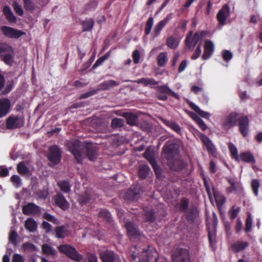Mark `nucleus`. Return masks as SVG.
<instances>
[{"instance_id":"f257e3e1","label":"nucleus","mask_w":262,"mask_h":262,"mask_svg":"<svg viewBox=\"0 0 262 262\" xmlns=\"http://www.w3.org/2000/svg\"><path fill=\"white\" fill-rule=\"evenodd\" d=\"M206 31L196 32L193 35V31H190L186 35L185 39L186 47L189 50H192L199 42L202 44L203 38L207 34Z\"/></svg>"},{"instance_id":"f03ea898","label":"nucleus","mask_w":262,"mask_h":262,"mask_svg":"<svg viewBox=\"0 0 262 262\" xmlns=\"http://www.w3.org/2000/svg\"><path fill=\"white\" fill-rule=\"evenodd\" d=\"M2 55V61L6 64L11 66L14 61V51L12 47L8 43L0 42V54Z\"/></svg>"},{"instance_id":"7ed1b4c3","label":"nucleus","mask_w":262,"mask_h":262,"mask_svg":"<svg viewBox=\"0 0 262 262\" xmlns=\"http://www.w3.org/2000/svg\"><path fill=\"white\" fill-rule=\"evenodd\" d=\"M58 251L71 259L79 262L82 259V256L80 254L76 249L70 245H60L58 247Z\"/></svg>"},{"instance_id":"20e7f679","label":"nucleus","mask_w":262,"mask_h":262,"mask_svg":"<svg viewBox=\"0 0 262 262\" xmlns=\"http://www.w3.org/2000/svg\"><path fill=\"white\" fill-rule=\"evenodd\" d=\"M66 146L77 162L80 163L82 161V154L81 152V142L78 140L72 139L67 141Z\"/></svg>"},{"instance_id":"39448f33","label":"nucleus","mask_w":262,"mask_h":262,"mask_svg":"<svg viewBox=\"0 0 262 262\" xmlns=\"http://www.w3.org/2000/svg\"><path fill=\"white\" fill-rule=\"evenodd\" d=\"M152 249L150 247L148 248H142L140 250H138V251H133L132 254L133 259L136 260V262H150L152 256Z\"/></svg>"},{"instance_id":"423d86ee","label":"nucleus","mask_w":262,"mask_h":262,"mask_svg":"<svg viewBox=\"0 0 262 262\" xmlns=\"http://www.w3.org/2000/svg\"><path fill=\"white\" fill-rule=\"evenodd\" d=\"M61 157V152L57 146L54 145L50 147L48 155V159L50 162L49 165L53 166L58 164L60 161Z\"/></svg>"},{"instance_id":"0eeeda50","label":"nucleus","mask_w":262,"mask_h":262,"mask_svg":"<svg viewBox=\"0 0 262 262\" xmlns=\"http://www.w3.org/2000/svg\"><path fill=\"white\" fill-rule=\"evenodd\" d=\"M189 251L184 248L177 249L172 254L173 262H190Z\"/></svg>"},{"instance_id":"6e6552de","label":"nucleus","mask_w":262,"mask_h":262,"mask_svg":"<svg viewBox=\"0 0 262 262\" xmlns=\"http://www.w3.org/2000/svg\"><path fill=\"white\" fill-rule=\"evenodd\" d=\"M230 15V8L228 4H224L219 11L216 15V19L220 26L226 25L227 18Z\"/></svg>"},{"instance_id":"1a4fd4ad","label":"nucleus","mask_w":262,"mask_h":262,"mask_svg":"<svg viewBox=\"0 0 262 262\" xmlns=\"http://www.w3.org/2000/svg\"><path fill=\"white\" fill-rule=\"evenodd\" d=\"M1 30L4 35L10 38L18 39L26 34L25 32L21 30L6 26H2Z\"/></svg>"},{"instance_id":"9d476101","label":"nucleus","mask_w":262,"mask_h":262,"mask_svg":"<svg viewBox=\"0 0 262 262\" xmlns=\"http://www.w3.org/2000/svg\"><path fill=\"white\" fill-rule=\"evenodd\" d=\"M239 131L243 137L248 136L249 132V121L247 116H241L237 119Z\"/></svg>"},{"instance_id":"9b49d317","label":"nucleus","mask_w":262,"mask_h":262,"mask_svg":"<svg viewBox=\"0 0 262 262\" xmlns=\"http://www.w3.org/2000/svg\"><path fill=\"white\" fill-rule=\"evenodd\" d=\"M99 256L102 262H121L119 255L113 251H102L100 253Z\"/></svg>"},{"instance_id":"f8f14e48","label":"nucleus","mask_w":262,"mask_h":262,"mask_svg":"<svg viewBox=\"0 0 262 262\" xmlns=\"http://www.w3.org/2000/svg\"><path fill=\"white\" fill-rule=\"evenodd\" d=\"M226 180L230 185L226 189L227 193H237L238 191H240L243 190L242 184L241 182H238L235 178L231 177H228L226 178Z\"/></svg>"},{"instance_id":"ddd939ff","label":"nucleus","mask_w":262,"mask_h":262,"mask_svg":"<svg viewBox=\"0 0 262 262\" xmlns=\"http://www.w3.org/2000/svg\"><path fill=\"white\" fill-rule=\"evenodd\" d=\"M84 150L88 158L92 161H94L98 155V148L92 143H86Z\"/></svg>"},{"instance_id":"4468645a","label":"nucleus","mask_w":262,"mask_h":262,"mask_svg":"<svg viewBox=\"0 0 262 262\" xmlns=\"http://www.w3.org/2000/svg\"><path fill=\"white\" fill-rule=\"evenodd\" d=\"M55 205L63 211L69 209L70 204L61 192H57L54 197Z\"/></svg>"},{"instance_id":"2eb2a0df","label":"nucleus","mask_w":262,"mask_h":262,"mask_svg":"<svg viewBox=\"0 0 262 262\" xmlns=\"http://www.w3.org/2000/svg\"><path fill=\"white\" fill-rule=\"evenodd\" d=\"M127 230V235L130 238L138 237L140 235V231L137 226L132 222L127 221L124 225Z\"/></svg>"},{"instance_id":"dca6fc26","label":"nucleus","mask_w":262,"mask_h":262,"mask_svg":"<svg viewBox=\"0 0 262 262\" xmlns=\"http://www.w3.org/2000/svg\"><path fill=\"white\" fill-rule=\"evenodd\" d=\"M23 213L27 215L37 214L40 212V207L36 204L29 203L22 208Z\"/></svg>"},{"instance_id":"f3484780","label":"nucleus","mask_w":262,"mask_h":262,"mask_svg":"<svg viewBox=\"0 0 262 262\" xmlns=\"http://www.w3.org/2000/svg\"><path fill=\"white\" fill-rule=\"evenodd\" d=\"M23 125V123L16 116H10L6 121L7 128L11 129L19 128Z\"/></svg>"},{"instance_id":"a211bd4d","label":"nucleus","mask_w":262,"mask_h":262,"mask_svg":"<svg viewBox=\"0 0 262 262\" xmlns=\"http://www.w3.org/2000/svg\"><path fill=\"white\" fill-rule=\"evenodd\" d=\"M214 51V46L212 41L211 40L205 41L202 58L203 60L208 59L212 55Z\"/></svg>"},{"instance_id":"6ab92c4d","label":"nucleus","mask_w":262,"mask_h":262,"mask_svg":"<svg viewBox=\"0 0 262 262\" xmlns=\"http://www.w3.org/2000/svg\"><path fill=\"white\" fill-rule=\"evenodd\" d=\"M237 162L242 161L247 163H255L256 162L254 155L250 151L241 152Z\"/></svg>"},{"instance_id":"aec40b11","label":"nucleus","mask_w":262,"mask_h":262,"mask_svg":"<svg viewBox=\"0 0 262 262\" xmlns=\"http://www.w3.org/2000/svg\"><path fill=\"white\" fill-rule=\"evenodd\" d=\"M11 107V102L9 98L0 99V115H7Z\"/></svg>"},{"instance_id":"412c9836","label":"nucleus","mask_w":262,"mask_h":262,"mask_svg":"<svg viewBox=\"0 0 262 262\" xmlns=\"http://www.w3.org/2000/svg\"><path fill=\"white\" fill-rule=\"evenodd\" d=\"M159 119L168 127L179 135L181 134V128L180 125L174 120H168L164 118L162 116L159 117Z\"/></svg>"},{"instance_id":"4be33fe9","label":"nucleus","mask_w":262,"mask_h":262,"mask_svg":"<svg viewBox=\"0 0 262 262\" xmlns=\"http://www.w3.org/2000/svg\"><path fill=\"white\" fill-rule=\"evenodd\" d=\"M140 197L139 191L135 187L129 188L126 192L124 198L128 201H136Z\"/></svg>"},{"instance_id":"5701e85b","label":"nucleus","mask_w":262,"mask_h":262,"mask_svg":"<svg viewBox=\"0 0 262 262\" xmlns=\"http://www.w3.org/2000/svg\"><path fill=\"white\" fill-rule=\"evenodd\" d=\"M119 85V82L114 80H109L104 81L101 83L99 84L97 87V92L100 91H106L109 90L111 88H113L115 86Z\"/></svg>"},{"instance_id":"b1692460","label":"nucleus","mask_w":262,"mask_h":262,"mask_svg":"<svg viewBox=\"0 0 262 262\" xmlns=\"http://www.w3.org/2000/svg\"><path fill=\"white\" fill-rule=\"evenodd\" d=\"M249 245L246 241H237L231 245V248L234 253H238L246 249Z\"/></svg>"},{"instance_id":"393cba45","label":"nucleus","mask_w":262,"mask_h":262,"mask_svg":"<svg viewBox=\"0 0 262 262\" xmlns=\"http://www.w3.org/2000/svg\"><path fill=\"white\" fill-rule=\"evenodd\" d=\"M237 116H228L223 124V128L229 130L232 127L237 125Z\"/></svg>"},{"instance_id":"a878e982","label":"nucleus","mask_w":262,"mask_h":262,"mask_svg":"<svg viewBox=\"0 0 262 262\" xmlns=\"http://www.w3.org/2000/svg\"><path fill=\"white\" fill-rule=\"evenodd\" d=\"M3 12L6 19L9 23L15 24L17 22V19L12 12L10 8L8 6H5L3 8Z\"/></svg>"},{"instance_id":"bb28decb","label":"nucleus","mask_w":262,"mask_h":262,"mask_svg":"<svg viewBox=\"0 0 262 262\" xmlns=\"http://www.w3.org/2000/svg\"><path fill=\"white\" fill-rule=\"evenodd\" d=\"M175 146L173 144H165L163 147V150L165 152V156L169 161L174 157Z\"/></svg>"},{"instance_id":"cd10ccee","label":"nucleus","mask_w":262,"mask_h":262,"mask_svg":"<svg viewBox=\"0 0 262 262\" xmlns=\"http://www.w3.org/2000/svg\"><path fill=\"white\" fill-rule=\"evenodd\" d=\"M201 140L205 146L207 151L209 153L212 154L214 151V148L211 140L205 135H202Z\"/></svg>"},{"instance_id":"c85d7f7f","label":"nucleus","mask_w":262,"mask_h":262,"mask_svg":"<svg viewBox=\"0 0 262 262\" xmlns=\"http://www.w3.org/2000/svg\"><path fill=\"white\" fill-rule=\"evenodd\" d=\"M169 166L172 170L180 171L186 166V164L182 161L174 160L172 163L169 162Z\"/></svg>"},{"instance_id":"c756f323","label":"nucleus","mask_w":262,"mask_h":262,"mask_svg":"<svg viewBox=\"0 0 262 262\" xmlns=\"http://www.w3.org/2000/svg\"><path fill=\"white\" fill-rule=\"evenodd\" d=\"M170 18L167 16L163 20H161L158 24L156 25L154 29V36L156 37L159 35L163 28L168 23Z\"/></svg>"},{"instance_id":"7c9ffc66","label":"nucleus","mask_w":262,"mask_h":262,"mask_svg":"<svg viewBox=\"0 0 262 262\" xmlns=\"http://www.w3.org/2000/svg\"><path fill=\"white\" fill-rule=\"evenodd\" d=\"M138 84H142L145 86L148 85H156L159 84V82L153 78H142L134 81Z\"/></svg>"},{"instance_id":"2f4dec72","label":"nucleus","mask_w":262,"mask_h":262,"mask_svg":"<svg viewBox=\"0 0 262 262\" xmlns=\"http://www.w3.org/2000/svg\"><path fill=\"white\" fill-rule=\"evenodd\" d=\"M157 64L160 67H164L168 62V56L166 52L160 53L157 58Z\"/></svg>"},{"instance_id":"473e14b6","label":"nucleus","mask_w":262,"mask_h":262,"mask_svg":"<svg viewBox=\"0 0 262 262\" xmlns=\"http://www.w3.org/2000/svg\"><path fill=\"white\" fill-rule=\"evenodd\" d=\"M55 236L58 238H64L67 235V228L64 226H58L55 229Z\"/></svg>"},{"instance_id":"72a5a7b5","label":"nucleus","mask_w":262,"mask_h":262,"mask_svg":"<svg viewBox=\"0 0 262 262\" xmlns=\"http://www.w3.org/2000/svg\"><path fill=\"white\" fill-rule=\"evenodd\" d=\"M179 44V40L178 39L173 36H170L167 37L166 40V45L171 49H176Z\"/></svg>"},{"instance_id":"f704fd0d","label":"nucleus","mask_w":262,"mask_h":262,"mask_svg":"<svg viewBox=\"0 0 262 262\" xmlns=\"http://www.w3.org/2000/svg\"><path fill=\"white\" fill-rule=\"evenodd\" d=\"M241 210V208L239 206L235 205L232 207L228 211V215L231 220H234L238 215Z\"/></svg>"},{"instance_id":"c9c22d12","label":"nucleus","mask_w":262,"mask_h":262,"mask_svg":"<svg viewBox=\"0 0 262 262\" xmlns=\"http://www.w3.org/2000/svg\"><path fill=\"white\" fill-rule=\"evenodd\" d=\"M57 185L64 193H68L71 190V185L68 180L58 181Z\"/></svg>"},{"instance_id":"e433bc0d","label":"nucleus","mask_w":262,"mask_h":262,"mask_svg":"<svg viewBox=\"0 0 262 262\" xmlns=\"http://www.w3.org/2000/svg\"><path fill=\"white\" fill-rule=\"evenodd\" d=\"M144 216L147 222L153 223L156 220L154 211L152 209L146 208L144 209Z\"/></svg>"},{"instance_id":"4c0bfd02","label":"nucleus","mask_w":262,"mask_h":262,"mask_svg":"<svg viewBox=\"0 0 262 262\" xmlns=\"http://www.w3.org/2000/svg\"><path fill=\"white\" fill-rule=\"evenodd\" d=\"M25 228L30 232H34L36 230L37 224L33 218H29L25 221Z\"/></svg>"},{"instance_id":"58836bf2","label":"nucleus","mask_w":262,"mask_h":262,"mask_svg":"<svg viewBox=\"0 0 262 262\" xmlns=\"http://www.w3.org/2000/svg\"><path fill=\"white\" fill-rule=\"evenodd\" d=\"M192 119L196 123L200 128L203 131L207 129V126L203 120L200 117V116H190ZM204 118H207L209 116H201Z\"/></svg>"},{"instance_id":"ea45409f","label":"nucleus","mask_w":262,"mask_h":262,"mask_svg":"<svg viewBox=\"0 0 262 262\" xmlns=\"http://www.w3.org/2000/svg\"><path fill=\"white\" fill-rule=\"evenodd\" d=\"M81 25L82 27V31L83 32L91 31L94 26V21L92 18H88L83 20Z\"/></svg>"},{"instance_id":"a19ab883","label":"nucleus","mask_w":262,"mask_h":262,"mask_svg":"<svg viewBox=\"0 0 262 262\" xmlns=\"http://www.w3.org/2000/svg\"><path fill=\"white\" fill-rule=\"evenodd\" d=\"M150 168L147 165H143L140 166L139 169V176L140 178L144 179L149 175Z\"/></svg>"},{"instance_id":"79ce46f5","label":"nucleus","mask_w":262,"mask_h":262,"mask_svg":"<svg viewBox=\"0 0 262 262\" xmlns=\"http://www.w3.org/2000/svg\"><path fill=\"white\" fill-rule=\"evenodd\" d=\"M228 147L230 153L231 157L236 161L238 160L239 155L236 147L231 142H229Z\"/></svg>"},{"instance_id":"37998d69","label":"nucleus","mask_w":262,"mask_h":262,"mask_svg":"<svg viewBox=\"0 0 262 262\" xmlns=\"http://www.w3.org/2000/svg\"><path fill=\"white\" fill-rule=\"evenodd\" d=\"M143 156L151 165L156 162L154 152L148 148L144 152Z\"/></svg>"},{"instance_id":"c03bdc74","label":"nucleus","mask_w":262,"mask_h":262,"mask_svg":"<svg viewBox=\"0 0 262 262\" xmlns=\"http://www.w3.org/2000/svg\"><path fill=\"white\" fill-rule=\"evenodd\" d=\"M17 170L21 175L28 174L30 172L29 168L27 167L23 162H21L17 164Z\"/></svg>"},{"instance_id":"a18cd8bd","label":"nucleus","mask_w":262,"mask_h":262,"mask_svg":"<svg viewBox=\"0 0 262 262\" xmlns=\"http://www.w3.org/2000/svg\"><path fill=\"white\" fill-rule=\"evenodd\" d=\"M252 227V217L250 213H248V215L245 222V232L249 233L251 231Z\"/></svg>"},{"instance_id":"49530a36","label":"nucleus","mask_w":262,"mask_h":262,"mask_svg":"<svg viewBox=\"0 0 262 262\" xmlns=\"http://www.w3.org/2000/svg\"><path fill=\"white\" fill-rule=\"evenodd\" d=\"M196 216V209L194 208H192L188 210L186 214V218L188 221L192 222L194 221Z\"/></svg>"},{"instance_id":"de8ad7c7","label":"nucleus","mask_w":262,"mask_h":262,"mask_svg":"<svg viewBox=\"0 0 262 262\" xmlns=\"http://www.w3.org/2000/svg\"><path fill=\"white\" fill-rule=\"evenodd\" d=\"M99 217L103 218L107 222L111 221V214L106 209H101L99 212Z\"/></svg>"},{"instance_id":"09e8293b","label":"nucleus","mask_w":262,"mask_h":262,"mask_svg":"<svg viewBox=\"0 0 262 262\" xmlns=\"http://www.w3.org/2000/svg\"><path fill=\"white\" fill-rule=\"evenodd\" d=\"M91 200V195L88 191L81 194L79 198V203L82 205L89 203Z\"/></svg>"},{"instance_id":"8fccbe9b","label":"nucleus","mask_w":262,"mask_h":262,"mask_svg":"<svg viewBox=\"0 0 262 262\" xmlns=\"http://www.w3.org/2000/svg\"><path fill=\"white\" fill-rule=\"evenodd\" d=\"M14 86V82L13 80L7 81L6 88L2 92V95H6L9 94L12 90Z\"/></svg>"},{"instance_id":"3c124183","label":"nucleus","mask_w":262,"mask_h":262,"mask_svg":"<svg viewBox=\"0 0 262 262\" xmlns=\"http://www.w3.org/2000/svg\"><path fill=\"white\" fill-rule=\"evenodd\" d=\"M212 191L213 193V195L214 197V199L215 200V201L217 204L220 203V204L222 205L225 202V197L224 195H219L217 194V192L216 190H215L214 186L212 187Z\"/></svg>"},{"instance_id":"603ef678","label":"nucleus","mask_w":262,"mask_h":262,"mask_svg":"<svg viewBox=\"0 0 262 262\" xmlns=\"http://www.w3.org/2000/svg\"><path fill=\"white\" fill-rule=\"evenodd\" d=\"M189 200L186 198H182L180 201V210L181 212H185L188 208Z\"/></svg>"},{"instance_id":"864d4df0","label":"nucleus","mask_w":262,"mask_h":262,"mask_svg":"<svg viewBox=\"0 0 262 262\" xmlns=\"http://www.w3.org/2000/svg\"><path fill=\"white\" fill-rule=\"evenodd\" d=\"M260 186L259 181L258 179H253L251 182V187L252 189L253 192L255 196L258 195V189Z\"/></svg>"},{"instance_id":"5fc2aeb1","label":"nucleus","mask_w":262,"mask_h":262,"mask_svg":"<svg viewBox=\"0 0 262 262\" xmlns=\"http://www.w3.org/2000/svg\"><path fill=\"white\" fill-rule=\"evenodd\" d=\"M42 251L45 254L52 255L55 254V250L47 244H44L42 245Z\"/></svg>"},{"instance_id":"6e6d98bb","label":"nucleus","mask_w":262,"mask_h":262,"mask_svg":"<svg viewBox=\"0 0 262 262\" xmlns=\"http://www.w3.org/2000/svg\"><path fill=\"white\" fill-rule=\"evenodd\" d=\"M124 125V121L121 119L115 118L112 121V127L114 129H117L122 127Z\"/></svg>"},{"instance_id":"4d7b16f0","label":"nucleus","mask_w":262,"mask_h":262,"mask_svg":"<svg viewBox=\"0 0 262 262\" xmlns=\"http://www.w3.org/2000/svg\"><path fill=\"white\" fill-rule=\"evenodd\" d=\"M126 117L127 124L135 125L138 123V116H124Z\"/></svg>"},{"instance_id":"13d9d810","label":"nucleus","mask_w":262,"mask_h":262,"mask_svg":"<svg viewBox=\"0 0 262 262\" xmlns=\"http://www.w3.org/2000/svg\"><path fill=\"white\" fill-rule=\"evenodd\" d=\"M10 180L15 187L18 188L21 186L22 183L20 178L14 174L11 176Z\"/></svg>"},{"instance_id":"bf43d9fd","label":"nucleus","mask_w":262,"mask_h":262,"mask_svg":"<svg viewBox=\"0 0 262 262\" xmlns=\"http://www.w3.org/2000/svg\"><path fill=\"white\" fill-rule=\"evenodd\" d=\"M153 24V18L150 17L147 19L145 24V33L146 35H148L150 33Z\"/></svg>"},{"instance_id":"052dcab7","label":"nucleus","mask_w":262,"mask_h":262,"mask_svg":"<svg viewBox=\"0 0 262 262\" xmlns=\"http://www.w3.org/2000/svg\"><path fill=\"white\" fill-rule=\"evenodd\" d=\"M25 8L30 11H33L35 9L34 3L32 0H23Z\"/></svg>"},{"instance_id":"680f3d73","label":"nucleus","mask_w":262,"mask_h":262,"mask_svg":"<svg viewBox=\"0 0 262 262\" xmlns=\"http://www.w3.org/2000/svg\"><path fill=\"white\" fill-rule=\"evenodd\" d=\"M17 237L18 234L16 231L15 230L11 231L9 236V242L14 246H16L17 245Z\"/></svg>"},{"instance_id":"e2e57ef3","label":"nucleus","mask_w":262,"mask_h":262,"mask_svg":"<svg viewBox=\"0 0 262 262\" xmlns=\"http://www.w3.org/2000/svg\"><path fill=\"white\" fill-rule=\"evenodd\" d=\"M42 217L44 219L47 221L52 222L53 224H58V220L56 219L54 216L49 214L48 212H45L43 213Z\"/></svg>"},{"instance_id":"0e129e2a","label":"nucleus","mask_w":262,"mask_h":262,"mask_svg":"<svg viewBox=\"0 0 262 262\" xmlns=\"http://www.w3.org/2000/svg\"><path fill=\"white\" fill-rule=\"evenodd\" d=\"M201 52V43H199V45L197 46L193 54L191 55V59L192 60L198 59L200 57Z\"/></svg>"},{"instance_id":"69168bd1","label":"nucleus","mask_w":262,"mask_h":262,"mask_svg":"<svg viewBox=\"0 0 262 262\" xmlns=\"http://www.w3.org/2000/svg\"><path fill=\"white\" fill-rule=\"evenodd\" d=\"M203 180L204 185L205 187L207 194H208L209 198H211V189H210V186L208 181L207 180V178H206V177L204 175H203Z\"/></svg>"},{"instance_id":"338daca9","label":"nucleus","mask_w":262,"mask_h":262,"mask_svg":"<svg viewBox=\"0 0 262 262\" xmlns=\"http://www.w3.org/2000/svg\"><path fill=\"white\" fill-rule=\"evenodd\" d=\"M83 105H82V103L80 102V103H75L73 104H72L68 108V110H67V112L66 113V114H68V113H74L75 112V110L77 109V108H79V107H80L81 106H82Z\"/></svg>"},{"instance_id":"774afa93","label":"nucleus","mask_w":262,"mask_h":262,"mask_svg":"<svg viewBox=\"0 0 262 262\" xmlns=\"http://www.w3.org/2000/svg\"><path fill=\"white\" fill-rule=\"evenodd\" d=\"M14 10L15 13L19 16H22L24 14V11L20 5H18L16 2H14L13 4Z\"/></svg>"}]
</instances>
